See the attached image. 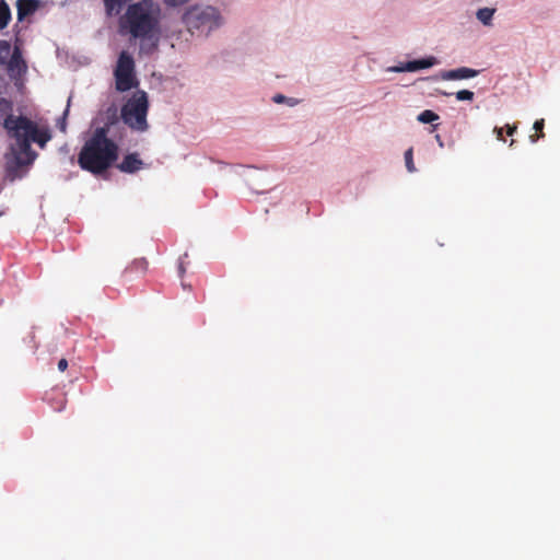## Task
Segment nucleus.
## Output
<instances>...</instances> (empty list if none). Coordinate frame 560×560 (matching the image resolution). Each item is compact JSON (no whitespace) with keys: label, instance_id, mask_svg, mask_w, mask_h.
Returning <instances> with one entry per match:
<instances>
[{"label":"nucleus","instance_id":"nucleus-1","mask_svg":"<svg viewBox=\"0 0 560 560\" xmlns=\"http://www.w3.org/2000/svg\"><path fill=\"white\" fill-rule=\"evenodd\" d=\"M3 128L8 137L15 140V144L10 145V154L5 155L7 176L11 180L22 178L24 174L21 170L32 165L37 158V153L32 149V142L45 148L51 139L50 130L40 128L37 122L24 115L13 114L7 115Z\"/></svg>","mask_w":560,"mask_h":560},{"label":"nucleus","instance_id":"nucleus-2","mask_svg":"<svg viewBox=\"0 0 560 560\" xmlns=\"http://www.w3.org/2000/svg\"><path fill=\"white\" fill-rule=\"evenodd\" d=\"M119 33L140 39V50L153 54L160 39V8L153 0L129 3L118 19Z\"/></svg>","mask_w":560,"mask_h":560},{"label":"nucleus","instance_id":"nucleus-3","mask_svg":"<svg viewBox=\"0 0 560 560\" xmlns=\"http://www.w3.org/2000/svg\"><path fill=\"white\" fill-rule=\"evenodd\" d=\"M118 158L117 140L106 137L104 129H95L82 145L78 154V164L81 170L101 176L116 164Z\"/></svg>","mask_w":560,"mask_h":560},{"label":"nucleus","instance_id":"nucleus-4","mask_svg":"<svg viewBox=\"0 0 560 560\" xmlns=\"http://www.w3.org/2000/svg\"><path fill=\"white\" fill-rule=\"evenodd\" d=\"M182 20L192 36L202 38H208L226 23L221 10L210 4L190 5Z\"/></svg>","mask_w":560,"mask_h":560},{"label":"nucleus","instance_id":"nucleus-5","mask_svg":"<svg viewBox=\"0 0 560 560\" xmlns=\"http://www.w3.org/2000/svg\"><path fill=\"white\" fill-rule=\"evenodd\" d=\"M149 110L148 94L137 90L121 106V120L132 130L143 132L149 128L147 120Z\"/></svg>","mask_w":560,"mask_h":560},{"label":"nucleus","instance_id":"nucleus-6","mask_svg":"<svg viewBox=\"0 0 560 560\" xmlns=\"http://www.w3.org/2000/svg\"><path fill=\"white\" fill-rule=\"evenodd\" d=\"M115 88L124 93L137 89L139 80L136 75V65L132 55L127 50H121L117 58L114 69Z\"/></svg>","mask_w":560,"mask_h":560},{"label":"nucleus","instance_id":"nucleus-7","mask_svg":"<svg viewBox=\"0 0 560 560\" xmlns=\"http://www.w3.org/2000/svg\"><path fill=\"white\" fill-rule=\"evenodd\" d=\"M125 126L126 125L121 120V115H118L117 107L115 105H110L105 110L103 126H100L96 129H104L106 131V137L120 140L122 132L126 131Z\"/></svg>","mask_w":560,"mask_h":560},{"label":"nucleus","instance_id":"nucleus-8","mask_svg":"<svg viewBox=\"0 0 560 560\" xmlns=\"http://www.w3.org/2000/svg\"><path fill=\"white\" fill-rule=\"evenodd\" d=\"M121 173L135 174L138 171L144 168L147 164L140 159L138 152H129L122 156V160L114 165Z\"/></svg>","mask_w":560,"mask_h":560},{"label":"nucleus","instance_id":"nucleus-9","mask_svg":"<svg viewBox=\"0 0 560 560\" xmlns=\"http://www.w3.org/2000/svg\"><path fill=\"white\" fill-rule=\"evenodd\" d=\"M8 73L11 79L18 80L27 71V66L22 57L21 51L15 48L11 58L7 59Z\"/></svg>","mask_w":560,"mask_h":560},{"label":"nucleus","instance_id":"nucleus-10","mask_svg":"<svg viewBox=\"0 0 560 560\" xmlns=\"http://www.w3.org/2000/svg\"><path fill=\"white\" fill-rule=\"evenodd\" d=\"M42 0H16V20L19 23L35 14L42 7Z\"/></svg>","mask_w":560,"mask_h":560},{"label":"nucleus","instance_id":"nucleus-11","mask_svg":"<svg viewBox=\"0 0 560 560\" xmlns=\"http://www.w3.org/2000/svg\"><path fill=\"white\" fill-rule=\"evenodd\" d=\"M480 73V70L468 68V67H459L451 70H443L440 72L439 77L442 80L446 81H455V80H467L477 77Z\"/></svg>","mask_w":560,"mask_h":560},{"label":"nucleus","instance_id":"nucleus-12","mask_svg":"<svg viewBox=\"0 0 560 560\" xmlns=\"http://www.w3.org/2000/svg\"><path fill=\"white\" fill-rule=\"evenodd\" d=\"M439 62V59L434 56H425L418 59L408 60L409 72L425 70L436 66Z\"/></svg>","mask_w":560,"mask_h":560},{"label":"nucleus","instance_id":"nucleus-13","mask_svg":"<svg viewBox=\"0 0 560 560\" xmlns=\"http://www.w3.org/2000/svg\"><path fill=\"white\" fill-rule=\"evenodd\" d=\"M133 0H103L105 14L108 18L120 16L124 8L129 3H133Z\"/></svg>","mask_w":560,"mask_h":560},{"label":"nucleus","instance_id":"nucleus-14","mask_svg":"<svg viewBox=\"0 0 560 560\" xmlns=\"http://www.w3.org/2000/svg\"><path fill=\"white\" fill-rule=\"evenodd\" d=\"M495 11L497 10L494 8H488V7L480 8L476 12V18L482 25L492 26L493 16H494Z\"/></svg>","mask_w":560,"mask_h":560},{"label":"nucleus","instance_id":"nucleus-15","mask_svg":"<svg viewBox=\"0 0 560 560\" xmlns=\"http://www.w3.org/2000/svg\"><path fill=\"white\" fill-rule=\"evenodd\" d=\"M12 19L11 9L7 2L0 5V31L4 30Z\"/></svg>","mask_w":560,"mask_h":560},{"label":"nucleus","instance_id":"nucleus-16","mask_svg":"<svg viewBox=\"0 0 560 560\" xmlns=\"http://www.w3.org/2000/svg\"><path fill=\"white\" fill-rule=\"evenodd\" d=\"M439 118L440 116L431 109H424L417 116V120L425 125L433 124L434 121L439 120Z\"/></svg>","mask_w":560,"mask_h":560},{"label":"nucleus","instance_id":"nucleus-17","mask_svg":"<svg viewBox=\"0 0 560 560\" xmlns=\"http://www.w3.org/2000/svg\"><path fill=\"white\" fill-rule=\"evenodd\" d=\"M544 127H545V120L542 118L541 119H537L534 122L533 128L537 131V133L529 136V141L532 143H536L539 138L545 137V133L542 131Z\"/></svg>","mask_w":560,"mask_h":560},{"label":"nucleus","instance_id":"nucleus-18","mask_svg":"<svg viewBox=\"0 0 560 560\" xmlns=\"http://www.w3.org/2000/svg\"><path fill=\"white\" fill-rule=\"evenodd\" d=\"M272 101L276 103V104H287L288 106L290 107H293L295 105L299 104V100L298 98H294V97H288L283 94H276L272 96Z\"/></svg>","mask_w":560,"mask_h":560},{"label":"nucleus","instance_id":"nucleus-19","mask_svg":"<svg viewBox=\"0 0 560 560\" xmlns=\"http://www.w3.org/2000/svg\"><path fill=\"white\" fill-rule=\"evenodd\" d=\"M71 97L68 98L67 107L63 110L62 115L57 119V127L61 132L67 131V117L69 115Z\"/></svg>","mask_w":560,"mask_h":560},{"label":"nucleus","instance_id":"nucleus-20","mask_svg":"<svg viewBox=\"0 0 560 560\" xmlns=\"http://www.w3.org/2000/svg\"><path fill=\"white\" fill-rule=\"evenodd\" d=\"M11 51V45L7 40H0V65H5Z\"/></svg>","mask_w":560,"mask_h":560},{"label":"nucleus","instance_id":"nucleus-21","mask_svg":"<svg viewBox=\"0 0 560 560\" xmlns=\"http://www.w3.org/2000/svg\"><path fill=\"white\" fill-rule=\"evenodd\" d=\"M455 97L460 102H471L475 97V93L470 90H460L455 93Z\"/></svg>","mask_w":560,"mask_h":560},{"label":"nucleus","instance_id":"nucleus-22","mask_svg":"<svg viewBox=\"0 0 560 560\" xmlns=\"http://www.w3.org/2000/svg\"><path fill=\"white\" fill-rule=\"evenodd\" d=\"M405 164H406V168L409 173H413L416 172V166H415V163H413V156H412V149L409 148L406 152H405Z\"/></svg>","mask_w":560,"mask_h":560},{"label":"nucleus","instance_id":"nucleus-23","mask_svg":"<svg viewBox=\"0 0 560 560\" xmlns=\"http://www.w3.org/2000/svg\"><path fill=\"white\" fill-rule=\"evenodd\" d=\"M408 66H409L408 61L399 62L396 66H390V67L386 68V71L392 72V73L409 72Z\"/></svg>","mask_w":560,"mask_h":560},{"label":"nucleus","instance_id":"nucleus-24","mask_svg":"<svg viewBox=\"0 0 560 560\" xmlns=\"http://www.w3.org/2000/svg\"><path fill=\"white\" fill-rule=\"evenodd\" d=\"M13 109V103L12 101L8 100V98H4V97H0V113H5V114H12Z\"/></svg>","mask_w":560,"mask_h":560},{"label":"nucleus","instance_id":"nucleus-25","mask_svg":"<svg viewBox=\"0 0 560 560\" xmlns=\"http://www.w3.org/2000/svg\"><path fill=\"white\" fill-rule=\"evenodd\" d=\"M148 267V262L144 258H139V259H136L133 260L132 265L128 268L130 270L132 269H137V270H141V271H144Z\"/></svg>","mask_w":560,"mask_h":560},{"label":"nucleus","instance_id":"nucleus-26","mask_svg":"<svg viewBox=\"0 0 560 560\" xmlns=\"http://www.w3.org/2000/svg\"><path fill=\"white\" fill-rule=\"evenodd\" d=\"M188 256L187 253H185L183 256L179 257L178 259V276L179 277H183L184 273L186 272V269H185V266H184V258H186Z\"/></svg>","mask_w":560,"mask_h":560},{"label":"nucleus","instance_id":"nucleus-27","mask_svg":"<svg viewBox=\"0 0 560 560\" xmlns=\"http://www.w3.org/2000/svg\"><path fill=\"white\" fill-rule=\"evenodd\" d=\"M232 168H233V172H234L235 174L241 175V173L238 172V170H240V168H256V167H255L254 165H242V164H237V165H233V166H232Z\"/></svg>","mask_w":560,"mask_h":560},{"label":"nucleus","instance_id":"nucleus-28","mask_svg":"<svg viewBox=\"0 0 560 560\" xmlns=\"http://www.w3.org/2000/svg\"><path fill=\"white\" fill-rule=\"evenodd\" d=\"M67 368H68V361L66 359H63V358L60 359L59 362H58V370L60 372H63V371L67 370Z\"/></svg>","mask_w":560,"mask_h":560},{"label":"nucleus","instance_id":"nucleus-29","mask_svg":"<svg viewBox=\"0 0 560 560\" xmlns=\"http://www.w3.org/2000/svg\"><path fill=\"white\" fill-rule=\"evenodd\" d=\"M494 132L497 135L498 140L505 141V139L503 138V129L502 128L495 127Z\"/></svg>","mask_w":560,"mask_h":560},{"label":"nucleus","instance_id":"nucleus-30","mask_svg":"<svg viewBox=\"0 0 560 560\" xmlns=\"http://www.w3.org/2000/svg\"><path fill=\"white\" fill-rule=\"evenodd\" d=\"M505 128H506V132H508V135H509V136H513V135H514V132L516 131V128H517V127H516V126H510V125L508 124V125H505Z\"/></svg>","mask_w":560,"mask_h":560},{"label":"nucleus","instance_id":"nucleus-31","mask_svg":"<svg viewBox=\"0 0 560 560\" xmlns=\"http://www.w3.org/2000/svg\"><path fill=\"white\" fill-rule=\"evenodd\" d=\"M438 93L441 94V95H444V96H451L453 95V93H447L445 91H441V90H438Z\"/></svg>","mask_w":560,"mask_h":560},{"label":"nucleus","instance_id":"nucleus-32","mask_svg":"<svg viewBox=\"0 0 560 560\" xmlns=\"http://www.w3.org/2000/svg\"><path fill=\"white\" fill-rule=\"evenodd\" d=\"M435 139H436V141L439 142V145H440V147H443V141H442V139H441V136H440V135H436V136H435Z\"/></svg>","mask_w":560,"mask_h":560},{"label":"nucleus","instance_id":"nucleus-33","mask_svg":"<svg viewBox=\"0 0 560 560\" xmlns=\"http://www.w3.org/2000/svg\"><path fill=\"white\" fill-rule=\"evenodd\" d=\"M256 194H265L267 190H255Z\"/></svg>","mask_w":560,"mask_h":560},{"label":"nucleus","instance_id":"nucleus-34","mask_svg":"<svg viewBox=\"0 0 560 560\" xmlns=\"http://www.w3.org/2000/svg\"><path fill=\"white\" fill-rule=\"evenodd\" d=\"M61 150H62V151H68L67 145H63V147L61 148Z\"/></svg>","mask_w":560,"mask_h":560},{"label":"nucleus","instance_id":"nucleus-35","mask_svg":"<svg viewBox=\"0 0 560 560\" xmlns=\"http://www.w3.org/2000/svg\"><path fill=\"white\" fill-rule=\"evenodd\" d=\"M2 2H5V0H0V5L2 4Z\"/></svg>","mask_w":560,"mask_h":560}]
</instances>
